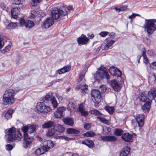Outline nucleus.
I'll return each instance as SVG.
<instances>
[{
	"mask_svg": "<svg viewBox=\"0 0 156 156\" xmlns=\"http://www.w3.org/2000/svg\"><path fill=\"white\" fill-rule=\"evenodd\" d=\"M54 144L53 142L50 140L44 141L41 146L42 148L45 151H47L48 150L52 148L54 146Z\"/></svg>",
	"mask_w": 156,
	"mask_h": 156,
	"instance_id": "11",
	"label": "nucleus"
},
{
	"mask_svg": "<svg viewBox=\"0 0 156 156\" xmlns=\"http://www.w3.org/2000/svg\"><path fill=\"white\" fill-rule=\"evenodd\" d=\"M130 151V148L128 146L124 147L120 153V156H126Z\"/></svg>",
	"mask_w": 156,
	"mask_h": 156,
	"instance_id": "23",
	"label": "nucleus"
},
{
	"mask_svg": "<svg viewBox=\"0 0 156 156\" xmlns=\"http://www.w3.org/2000/svg\"><path fill=\"white\" fill-rule=\"evenodd\" d=\"M36 127L35 125H33L28 126V133H31L34 132L36 129Z\"/></svg>",
	"mask_w": 156,
	"mask_h": 156,
	"instance_id": "43",
	"label": "nucleus"
},
{
	"mask_svg": "<svg viewBox=\"0 0 156 156\" xmlns=\"http://www.w3.org/2000/svg\"><path fill=\"white\" fill-rule=\"evenodd\" d=\"M22 7V6L19 7H15L12 9L11 14L12 17L15 19L17 17V15L20 12V11Z\"/></svg>",
	"mask_w": 156,
	"mask_h": 156,
	"instance_id": "16",
	"label": "nucleus"
},
{
	"mask_svg": "<svg viewBox=\"0 0 156 156\" xmlns=\"http://www.w3.org/2000/svg\"><path fill=\"white\" fill-rule=\"evenodd\" d=\"M53 97L51 94L50 95L49 94H46L44 97V100L46 101H51Z\"/></svg>",
	"mask_w": 156,
	"mask_h": 156,
	"instance_id": "48",
	"label": "nucleus"
},
{
	"mask_svg": "<svg viewBox=\"0 0 156 156\" xmlns=\"http://www.w3.org/2000/svg\"><path fill=\"white\" fill-rule=\"evenodd\" d=\"M24 139L23 147L27 149L30 147L34 140V138L32 137H30L27 134H25L24 137Z\"/></svg>",
	"mask_w": 156,
	"mask_h": 156,
	"instance_id": "10",
	"label": "nucleus"
},
{
	"mask_svg": "<svg viewBox=\"0 0 156 156\" xmlns=\"http://www.w3.org/2000/svg\"><path fill=\"white\" fill-rule=\"evenodd\" d=\"M71 69L70 66H65L57 71L56 73L61 74L69 71Z\"/></svg>",
	"mask_w": 156,
	"mask_h": 156,
	"instance_id": "22",
	"label": "nucleus"
},
{
	"mask_svg": "<svg viewBox=\"0 0 156 156\" xmlns=\"http://www.w3.org/2000/svg\"><path fill=\"white\" fill-rule=\"evenodd\" d=\"M62 138L64 139L66 141H69L73 139V138H70L66 136H62Z\"/></svg>",
	"mask_w": 156,
	"mask_h": 156,
	"instance_id": "58",
	"label": "nucleus"
},
{
	"mask_svg": "<svg viewBox=\"0 0 156 156\" xmlns=\"http://www.w3.org/2000/svg\"><path fill=\"white\" fill-rule=\"evenodd\" d=\"M148 100L151 101L156 97V89H151L148 93Z\"/></svg>",
	"mask_w": 156,
	"mask_h": 156,
	"instance_id": "18",
	"label": "nucleus"
},
{
	"mask_svg": "<svg viewBox=\"0 0 156 156\" xmlns=\"http://www.w3.org/2000/svg\"><path fill=\"white\" fill-rule=\"evenodd\" d=\"M73 8L72 6H69L65 9L66 12L65 13L61 9H59L56 8H54L51 11V14L52 18L55 20L58 18L60 16H64L66 15L67 12H70L73 9Z\"/></svg>",
	"mask_w": 156,
	"mask_h": 156,
	"instance_id": "4",
	"label": "nucleus"
},
{
	"mask_svg": "<svg viewBox=\"0 0 156 156\" xmlns=\"http://www.w3.org/2000/svg\"><path fill=\"white\" fill-rule=\"evenodd\" d=\"M22 130L23 132L24 137V134H26L27 136H28V134L27 133V131L28 132V126H23Z\"/></svg>",
	"mask_w": 156,
	"mask_h": 156,
	"instance_id": "51",
	"label": "nucleus"
},
{
	"mask_svg": "<svg viewBox=\"0 0 156 156\" xmlns=\"http://www.w3.org/2000/svg\"><path fill=\"white\" fill-rule=\"evenodd\" d=\"M84 75L82 73L80 74V75L79 81H81L82 80V79L84 77Z\"/></svg>",
	"mask_w": 156,
	"mask_h": 156,
	"instance_id": "60",
	"label": "nucleus"
},
{
	"mask_svg": "<svg viewBox=\"0 0 156 156\" xmlns=\"http://www.w3.org/2000/svg\"><path fill=\"white\" fill-rule=\"evenodd\" d=\"M19 91V90H13L10 88L5 91L3 97V101L5 105H11L16 100L15 98L16 94Z\"/></svg>",
	"mask_w": 156,
	"mask_h": 156,
	"instance_id": "2",
	"label": "nucleus"
},
{
	"mask_svg": "<svg viewBox=\"0 0 156 156\" xmlns=\"http://www.w3.org/2000/svg\"><path fill=\"white\" fill-rule=\"evenodd\" d=\"M105 109L110 114H112L114 110V109L113 107L109 106H105Z\"/></svg>",
	"mask_w": 156,
	"mask_h": 156,
	"instance_id": "35",
	"label": "nucleus"
},
{
	"mask_svg": "<svg viewBox=\"0 0 156 156\" xmlns=\"http://www.w3.org/2000/svg\"><path fill=\"white\" fill-rule=\"evenodd\" d=\"M80 87H81L80 85H77V86L75 88V90H76L77 91V90H79L80 89Z\"/></svg>",
	"mask_w": 156,
	"mask_h": 156,
	"instance_id": "64",
	"label": "nucleus"
},
{
	"mask_svg": "<svg viewBox=\"0 0 156 156\" xmlns=\"http://www.w3.org/2000/svg\"><path fill=\"white\" fill-rule=\"evenodd\" d=\"M51 105L54 108H56L57 107L58 104L57 102L54 97H53L52 100L51 101Z\"/></svg>",
	"mask_w": 156,
	"mask_h": 156,
	"instance_id": "42",
	"label": "nucleus"
},
{
	"mask_svg": "<svg viewBox=\"0 0 156 156\" xmlns=\"http://www.w3.org/2000/svg\"><path fill=\"white\" fill-rule=\"evenodd\" d=\"M66 131L67 133L69 134H78L80 133L79 130L73 128H68Z\"/></svg>",
	"mask_w": 156,
	"mask_h": 156,
	"instance_id": "25",
	"label": "nucleus"
},
{
	"mask_svg": "<svg viewBox=\"0 0 156 156\" xmlns=\"http://www.w3.org/2000/svg\"><path fill=\"white\" fill-rule=\"evenodd\" d=\"M82 143L85 145L90 148H92L94 147V142L91 140L88 139L83 140Z\"/></svg>",
	"mask_w": 156,
	"mask_h": 156,
	"instance_id": "19",
	"label": "nucleus"
},
{
	"mask_svg": "<svg viewBox=\"0 0 156 156\" xmlns=\"http://www.w3.org/2000/svg\"><path fill=\"white\" fill-rule=\"evenodd\" d=\"M106 87L105 85H102L101 86L99 91L96 90H93L91 92V94L92 100L94 103L98 104L101 101V96L100 91L101 93H104L106 91Z\"/></svg>",
	"mask_w": 156,
	"mask_h": 156,
	"instance_id": "3",
	"label": "nucleus"
},
{
	"mask_svg": "<svg viewBox=\"0 0 156 156\" xmlns=\"http://www.w3.org/2000/svg\"><path fill=\"white\" fill-rule=\"evenodd\" d=\"M111 84L114 90L119 91L121 89V86L116 80H114L111 82Z\"/></svg>",
	"mask_w": 156,
	"mask_h": 156,
	"instance_id": "20",
	"label": "nucleus"
},
{
	"mask_svg": "<svg viewBox=\"0 0 156 156\" xmlns=\"http://www.w3.org/2000/svg\"><path fill=\"white\" fill-rule=\"evenodd\" d=\"M106 78L107 79L109 78L108 73L106 71L105 68L101 67L96 73L95 79L99 81L100 80Z\"/></svg>",
	"mask_w": 156,
	"mask_h": 156,
	"instance_id": "7",
	"label": "nucleus"
},
{
	"mask_svg": "<svg viewBox=\"0 0 156 156\" xmlns=\"http://www.w3.org/2000/svg\"><path fill=\"white\" fill-rule=\"evenodd\" d=\"M89 40V38L83 34L77 39V41L79 45L86 44Z\"/></svg>",
	"mask_w": 156,
	"mask_h": 156,
	"instance_id": "12",
	"label": "nucleus"
},
{
	"mask_svg": "<svg viewBox=\"0 0 156 156\" xmlns=\"http://www.w3.org/2000/svg\"><path fill=\"white\" fill-rule=\"evenodd\" d=\"M117 69L115 67H111L109 69V73L111 75L114 76V75H115V73Z\"/></svg>",
	"mask_w": 156,
	"mask_h": 156,
	"instance_id": "44",
	"label": "nucleus"
},
{
	"mask_svg": "<svg viewBox=\"0 0 156 156\" xmlns=\"http://www.w3.org/2000/svg\"><path fill=\"white\" fill-rule=\"evenodd\" d=\"M109 34V32L107 31H102L101 32L100 34L99 35H100L102 37H105Z\"/></svg>",
	"mask_w": 156,
	"mask_h": 156,
	"instance_id": "52",
	"label": "nucleus"
},
{
	"mask_svg": "<svg viewBox=\"0 0 156 156\" xmlns=\"http://www.w3.org/2000/svg\"><path fill=\"white\" fill-rule=\"evenodd\" d=\"M100 138L104 141L113 142L117 140V138L114 136H101Z\"/></svg>",
	"mask_w": 156,
	"mask_h": 156,
	"instance_id": "15",
	"label": "nucleus"
},
{
	"mask_svg": "<svg viewBox=\"0 0 156 156\" xmlns=\"http://www.w3.org/2000/svg\"><path fill=\"white\" fill-rule=\"evenodd\" d=\"M142 56L143 57L144 62L146 63H147L148 62V59L146 55V51L145 48L142 49Z\"/></svg>",
	"mask_w": 156,
	"mask_h": 156,
	"instance_id": "41",
	"label": "nucleus"
},
{
	"mask_svg": "<svg viewBox=\"0 0 156 156\" xmlns=\"http://www.w3.org/2000/svg\"><path fill=\"white\" fill-rule=\"evenodd\" d=\"M144 26L145 29L148 34H151L156 29V25L152 20H146Z\"/></svg>",
	"mask_w": 156,
	"mask_h": 156,
	"instance_id": "5",
	"label": "nucleus"
},
{
	"mask_svg": "<svg viewBox=\"0 0 156 156\" xmlns=\"http://www.w3.org/2000/svg\"><path fill=\"white\" fill-rule=\"evenodd\" d=\"M136 16H140V15L139 14L133 13L131 15L129 16L128 18L129 19H132L134 18Z\"/></svg>",
	"mask_w": 156,
	"mask_h": 156,
	"instance_id": "53",
	"label": "nucleus"
},
{
	"mask_svg": "<svg viewBox=\"0 0 156 156\" xmlns=\"http://www.w3.org/2000/svg\"><path fill=\"white\" fill-rule=\"evenodd\" d=\"M42 0H31L30 3L33 6L37 5L39 3L41 2Z\"/></svg>",
	"mask_w": 156,
	"mask_h": 156,
	"instance_id": "45",
	"label": "nucleus"
},
{
	"mask_svg": "<svg viewBox=\"0 0 156 156\" xmlns=\"http://www.w3.org/2000/svg\"><path fill=\"white\" fill-rule=\"evenodd\" d=\"M55 128H56V130L59 132H63L65 130V128L63 126L58 124L55 126Z\"/></svg>",
	"mask_w": 156,
	"mask_h": 156,
	"instance_id": "32",
	"label": "nucleus"
},
{
	"mask_svg": "<svg viewBox=\"0 0 156 156\" xmlns=\"http://www.w3.org/2000/svg\"><path fill=\"white\" fill-rule=\"evenodd\" d=\"M132 124L134 126H136L137 124L138 123L137 122H136L135 121L132 120Z\"/></svg>",
	"mask_w": 156,
	"mask_h": 156,
	"instance_id": "61",
	"label": "nucleus"
},
{
	"mask_svg": "<svg viewBox=\"0 0 156 156\" xmlns=\"http://www.w3.org/2000/svg\"><path fill=\"white\" fill-rule=\"evenodd\" d=\"M63 121L65 124L70 126H72L74 123V120L72 118H65L63 119Z\"/></svg>",
	"mask_w": 156,
	"mask_h": 156,
	"instance_id": "21",
	"label": "nucleus"
},
{
	"mask_svg": "<svg viewBox=\"0 0 156 156\" xmlns=\"http://www.w3.org/2000/svg\"><path fill=\"white\" fill-rule=\"evenodd\" d=\"M36 108L38 112L44 114L47 113L51 111L52 110L49 106L46 105L43 102L38 103Z\"/></svg>",
	"mask_w": 156,
	"mask_h": 156,
	"instance_id": "6",
	"label": "nucleus"
},
{
	"mask_svg": "<svg viewBox=\"0 0 156 156\" xmlns=\"http://www.w3.org/2000/svg\"><path fill=\"white\" fill-rule=\"evenodd\" d=\"M151 66L152 69H156V62H153L151 65Z\"/></svg>",
	"mask_w": 156,
	"mask_h": 156,
	"instance_id": "59",
	"label": "nucleus"
},
{
	"mask_svg": "<svg viewBox=\"0 0 156 156\" xmlns=\"http://www.w3.org/2000/svg\"><path fill=\"white\" fill-rule=\"evenodd\" d=\"M45 152V151L42 148L41 146V147L37 149L35 151L36 154L37 155H41L42 154H44Z\"/></svg>",
	"mask_w": 156,
	"mask_h": 156,
	"instance_id": "34",
	"label": "nucleus"
},
{
	"mask_svg": "<svg viewBox=\"0 0 156 156\" xmlns=\"http://www.w3.org/2000/svg\"><path fill=\"white\" fill-rule=\"evenodd\" d=\"M24 1V0H13V4L21 5L22 6V4Z\"/></svg>",
	"mask_w": 156,
	"mask_h": 156,
	"instance_id": "47",
	"label": "nucleus"
},
{
	"mask_svg": "<svg viewBox=\"0 0 156 156\" xmlns=\"http://www.w3.org/2000/svg\"><path fill=\"white\" fill-rule=\"evenodd\" d=\"M148 98L146 96V93L145 92L142 93L139 97V99L142 102H145L148 101Z\"/></svg>",
	"mask_w": 156,
	"mask_h": 156,
	"instance_id": "28",
	"label": "nucleus"
},
{
	"mask_svg": "<svg viewBox=\"0 0 156 156\" xmlns=\"http://www.w3.org/2000/svg\"><path fill=\"white\" fill-rule=\"evenodd\" d=\"M66 108L63 107L61 106L57 108L54 112V116L56 118H61L63 117L65 115V111Z\"/></svg>",
	"mask_w": 156,
	"mask_h": 156,
	"instance_id": "8",
	"label": "nucleus"
},
{
	"mask_svg": "<svg viewBox=\"0 0 156 156\" xmlns=\"http://www.w3.org/2000/svg\"><path fill=\"white\" fill-rule=\"evenodd\" d=\"M19 22L20 25H24L28 29L33 27L35 25L33 21L30 20H25L23 18H20Z\"/></svg>",
	"mask_w": 156,
	"mask_h": 156,
	"instance_id": "9",
	"label": "nucleus"
},
{
	"mask_svg": "<svg viewBox=\"0 0 156 156\" xmlns=\"http://www.w3.org/2000/svg\"><path fill=\"white\" fill-rule=\"evenodd\" d=\"M96 135L94 132L93 131H89L84 133L82 136L84 137H92Z\"/></svg>",
	"mask_w": 156,
	"mask_h": 156,
	"instance_id": "31",
	"label": "nucleus"
},
{
	"mask_svg": "<svg viewBox=\"0 0 156 156\" xmlns=\"http://www.w3.org/2000/svg\"><path fill=\"white\" fill-rule=\"evenodd\" d=\"M115 35V33L114 32H111L110 33H109V36L111 37H113Z\"/></svg>",
	"mask_w": 156,
	"mask_h": 156,
	"instance_id": "63",
	"label": "nucleus"
},
{
	"mask_svg": "<svg viewBox=\"0 0 156 156\" xmlns=\"http://www.w3.org/2000/svg\"><path fill=\"white\" fill-rule=\"evenodd\" d=\"M122 75V73L121 71L117 69L115 73V75L114 76H116L118 77H120Z\"/></svg>",
	"mask_w": 156,
	"mask_h": 156,
	"instance_id": "54",
	"label": "nucleus"
},
{
	"mask_svg": "<svg viewBox=\"0 0 156 156\" xmlns=\"http://www.w3.org/2000/svg\"><path fill=\"white\" fill-rule=\"evenodd\" d=\"M144 115L143 114H140L136 115V120L139 126L141 127L144 125Z\"/></svg>",
	"mask_w": 156,
	"mask_h": 156,
	"instance_id": "17",
	"label": "nucleus"
},
{
	"mask_svg": "<svg viewBox=\"0 0 156 156\" xmlns=\"http://www.w3.org/2000/svg\"><path fill=\"white\" fill-rule=\"evenodd\" d=\"M115 41L114 40H111L108 41L104 46V49L108 50L110 47L114 42Z\"/></svg>",
	"mask_w": 156,
	"mask_h": 156,
	"instance_id": "33",
	"label": "nucleus"
},
{
	"mask_svg": "<svg viewBox=\"0 0 156 156\" xmlns=\"http://www.w3.org/2000/svg\"><path fill=\"white\" fill-rule=\"evenodd\" d=\"M89 112L91 114H94L97 116L101 115H102V114L98 110L94 108L90 110Z\"/></svg>",
	"mask_w": 156,
	"mask_h": 156,
	"instance_id": "30",
	"label": "nucleus"
},
{
	"mask_svg": "<svg viewBox=\"0 0 156 156\" xmlns=\"http://www.w3.org/2000/svg\"><path fill=\"white\" fill-rule=\"evenodd\" d=\"M55 123L52 121H49L44 123L42 125V128L44 129H47L52 128L55 126Z\"/></svg>",
	"mask_w": 156,
	"mask_h": 156,
	"instance_id": "24",
	"label": "nucleus"
},
{
	"mask_svg": "<svg viewBox=\"0 0 156 156\" xmlns=\"http://www.w3.org/2000/svg\"><path fill=\"white\" fill-rule=\"evenodd\" d=\"M6 134L5 135L7 143H10L14 140L19 141L23 137L22 134L19 131H16V128L12 127L5 131Z\"/></svg>",
	"mask_w": 156,
	"mask_h": 156,
	"instance_id": "1",
	"label": "nucleus"
},
{
	"mask_svg": "<svg viewBox=\"0 0 156 156\" xmlns=\"http://www.w3.org/2000/svg\"><path fill=\"white\" fill-rule=\"evenodd\" d=\"M13 113V110L12 109H9L5 114L4 117L7 120L10 119L12 117V114Z\"/></svg>",
	"mask_w": 156,
	"mask_h": 156,
	"instance_id": "29",
	"label": "nucleus"
},
{
	"mask_svg": "<svg viewBox=\"0 0 156 156\" xmlns=\"http://www.w3.org/2000/svg\"><path fill=\"white\" fill-rule=\"evenodd\" d=\"M17 23H10L6 27L7 29H13L15 28L17 26Z\"/></svg>",
	"mask_w": 156,
	"mask_h": 156,
	"instance_id": "39",
	"label": "nucleus"
},
{
	"mask_svg": "<svg viewBox=\"0 0 156 156\" xmlns=\"http://www.w3.org/2000/svg\"><path fill=\"white\" fill-rule=\"evenodd\" d=\"M153 53V51L151 50H149L147 52V54L150 56L152 55Z\"/></svg>",
	"mask_w": 156,
	"mask_h": 156,
	"instance_id": "62",
	"label": "nucleus"
},
{
	"mask_svg": "<svg viewBox=\"0 0 156 156\" xmlns=\"http://www.w3.org/2000/svg\"><path fill=\"white\" fill-rule=\"evenodd\" d=\"M11 44V43H9L7 46L5 47V48L2 51L4 52H7L9 51L10 49Z\"/></svg>",
	"mask_w": 156,
	"mask_h": 156,
	"instance_id": "50",
	"label": "nucleus"
},
{
	"mask_svg": "<svg viewBox=\"0 0 156 156\" xmlns=\"http://www.w3.org/2000/svg\"><path fill=\"white\" fill-rule=\"evenodd\" d=\"M75 105L73 102H70L68 105L67 109L70 112L73 110L75 107Z\"/></svg>",
	"mask_w": 156,
	"mask_h": 156,
	"instance_id": "40",
	"label": "nucleus"
},
{
	"mask_svg": "<svg viewBox=\"0 0 156 156\" xmlns=\"http://www.w3.org/2000/svg\"><path fill=\"white\" fill-rule=\"evenodd\" d=\"M4 45V42L3 38H0V49H2Z\"/></svg>",
	"mask_w": 156,
	"mask_h": 156,
	"instance_id": "57",
	"label": "nucleus"
},
{
	"mask_svg": "<svg viewBox=\"0 0 156 156\" xmlns=\"http://www.w3.org/2000/svg\"><path fill=\"white\" fill-rule=\"evenodd\" d=\"M123 133V131L120 129H116L114 132V134L116 136H120Z\"/></svg>",
	"mask_w": 156,
	"mask_h": 156,
	"instance_id": "37",
	"label": "nucleus"
},
{
	"mask_svg": "<svg viewBox=\"0 0 156 156\" xmlns=\"http://www.w3.org/2000/svg\"><path fill=\"white\" fill-rule=\"evenodd\" d=\"M54 23V21L51 17L47 18L44 22L43 27L45 28H48L52 25Z\"/></svg>",
	"mask_w": 156,
	"mask_h": 156,
	"instance_id": "13",
	"label": "nucleus"
},
{
	"mask_svg": "<svg viewBox=\"0 0 156 156\" xmlns=\"http://www.w3.org/2000/svg\"><path fill=\"white\" fill-rule=\"evenodd\" d=\"M133 135L128 133L123 134L122 136V138L125 141L127 142H132L133 140Z\"/></svg>",
	"mask_w": 156,
	"mask_h": 156,
	"instance_id": "14",
	"label": "nucleus"
},
{
	"mask_svg": "<svg viewBox=\"0 0 156 156\" xmlns=\"http://www.w3.org/2000/svg\"><path fill=\"white\" fill-rule=\"evenodd\" d=\"M84 109H85V107L83 103H81L78 105V107L77 108V111L78 112H80Z\"/></svg>",
	"mask_w": 156,
	"mask_h": 156,
	"instance_id": "46",
	"label": "nucleus"
},
{
	"mask_svg": "<svg viewBox=\"0 0 156 156\" xmlns=\"http://www.w3.org/2000/svg\"><path fill=\"white\" fill-rule=\"evenodd\" d=\"M151 101H147L146 103L142 106V109L145 111H148L149 110V107L151 104Z\"/></svg>",
	"mask_w": 156,
	"mask_h": 156,
	"instance_id": "26",
	"label": "nucleus"
},
{
	"mask_svg": "<svg viewBox=\"0 0 156 156\" xmlns=\"http://www.w3.org/2000/svg\"><path fill=\"white\" fill-rule=\"evenodd\" d=\"M98 119H99L100 121L102 122L107 125H109V122L108 120H107L105 118L101 116H98L97 117Z\"/></svg>",
	"mask_w": 156,
	"mask_h": 156,
	"instance_id": "36",
	"label": "nucleus"
},
{
	"mask_svg": "<svg viewBox=\"0 0 156 156\" xmlns=\"http://www.w3.org/2000/svg\"><path fill=\"white\" fill-rule=\"evenodd\" d=\"M56 131V128H55V126L54 127L48 129V131L46 132V135L48 136H53L55 133Z\"/></svg>",
	"mask_w": 156,
	"mask_h": 156,
	"instance_id": "27",
	"label": "nucleus"
},
{
	"mask_svg": "<svg viewBox=\"0 0 156 156\" xmlns=\"http://www.w3.org/2000/svg\"><path fill=\"white\" fill-rule=\"evenodd\" d=\"M80 90L81 92L84 94H85L88 90L87 85L86 84H83L81 86Z\"/></svg>",
	"mask_w": 156,
	"mask_h": 156,
	"instance_id": "38",
	"label": "nucleus"
},
{
	"mask_svg": "<svg viewBox=\"0 0 156 156\" xmlns=\"http://www.w3.org/2000/svg\"><path fill=\"white\" fill-rule=\"evenodd\" d=\"M6 149L7 151H11L13 148V147L10 144H8L5 146Z\"/></svg>",
	"mask_w": 156,
	"mask_h": 156,
	"instance_id": "55",
	"label": "nucleus"
},
{
	"mask_svg": "<svg viewBox=\"0 0 156 156\" xmlns=\"http://www.w3.org/2000/svg\"><path fill=\"white\" fill-rule=\"evenodd\" d=\"M80 112V113L81 115L84 117L87 116L89 114L88 112L87 111L85 110V109H84L82 111Z\"/></svg>",
	"mask_w": 156,
	"mask_h": 156,
	"instance_id": "49",
	"label": "nucleus"
},
{
	"mask_svg": "<svg viewBox=\"0 0 156 156\" xmlns=\"http://www.w3.org/2000/svg\"><path fill=\"white\" fill-rule=\"evenodd\" d=\"M91 127L90 124L89 123L85 124L84 126V128L86 130L89 129Z\"/></svg>",
	"mask_w": 156,
	"mask_h": 156,
	"instance_id": "56",
	"label": "nucleus"
}]
</instances>
